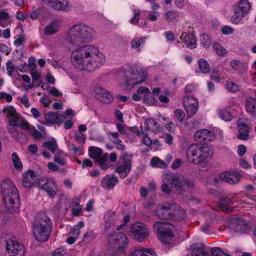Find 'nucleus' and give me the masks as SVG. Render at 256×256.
<instances>
[{"mask_svg":"<svg viewBox=\"0 0 256 256\" xmlns=\"http://www.w3.org/2000/svg\"><path fill=\"white\" fill-rule=\"evenodd\" d=\"M231 67L235 70L243 73L246 70L248 66L246 63L234 60L230 62Z\"/></svg>","mask_w":256,"mask_h":256,"instance_id":"c756f323","label":"nucleus"},{"mask_svg":"<svg viewBox=\"0 0 256 256\" xmlns=\"http://www.w3.org/2000/svg\"><path fill=\"white\" fill-rule=\"evenodd\" d=\"M18 99L25 107L28 108L30 106L29 100L26 94H24L22 97L18 98Z\"/></svg>","mask_w":256,"mask_h":256,"instance_id":"338daca9","label":"nucleus"},{"mask_svg":"<svg viewBox=\"0 0 256 256\" xmlns=\"http://www.w3.org/2000/svg\"><path fill=\"white\" fill-rule=\"evenodd\" d=\"M96 98L102 102L109 104L113 100L112 96L104 88L98 87L95 90Z\"/></svg>","mask_w":256,"mask_h":256,"instance_id":"aec40b11","label":"nucleus"},{"mask_svg":"<svg viewBox=\"0 0 256 256\" xmlns=\"http://www.w3.org/2000/svg\"><path fill=\"white\" fill-rule=\"evenodd\" d=\"M166 179L170 180L172 186V184H174L175 186L178 187V188L176 189V190H181V188H184L186 186L188 188H192L194 185L193 181L186 178H181L178 174L170 172L166 174Z\"/></svg>","mask_w":256,"mask_h":256,"instance_id":"1a4fd4ad","label":"nucleus"},{"mask_svg":"<svg viewBox=\"0 0 256 256\" xmlns=\"http://www.w3.org/2000/svg\"><path fill=\"white\" fill-rule=\"evenodd\" d=\"M238 128L240 131L244 130L245 132H249L250 128L244 122H240L238 124Z\"/></svg>","mask_w":256,"mask_h":256,"instance_id":"774afa93","label":"nucleus"},{"mask_svg":"<svg viewBox=\"0 0 256 256\" xmlns=\"http://www.w3.org/2000/svg\"><path fill=\"white\" fill-rule=\"evenodd\" d=\"M52 228V220L46 214L38 213L32 224V232L35 238L40 242L46 241L50 234Z\"/></svg>","mask_w":256,"mask_h":256,"instance_id":"7ed1b4c3","label":"nucleus"},{"mask_svg":"<svg viewBox=\"0 0 256 256\" xmlns=\"http://www.w3.org/2000/svg\"><path fill=\"white\" fill-rule=\"evenodd\" d=\"M183 103L187 116L191 117L197 112L198 104V101L190 96H186L184 98Z\"/></svg>","mask_w":256,"mask_h":256,"instance_id":"ddd939ff","label":"nucleus"},{"mask_svg":"<svg viewBox=\"0 0 256 256\" xmlns=\"http://www.w3.org/2000/svg\"><path fill=\"white\" fill-rule=\"evenodd\" d=\"M250 8V4L246 0H240L234 6V14L231 17V22L238 24L247 14Z\"/></svg>","mask_w":256,"mask_h":256,"instance_id":"0eeeda50","label":"nucleus"},{"mask_svg":"<svg viewBox=\"0 0 256 256\" xmlns=\"http://www.w3.org/2000/svg\"><path fill=\"white\" fill-rule=\"evenodd\" d=\"M38 186L40 190L46 192H55L56 190V182L53 179H40L38 183Z\"/></svg>","mask_w":256,"mask_h":256,"instance_id":"f3484780","label":"nucleus"},{"mask_svg":"<svg viewBox=\"0 0 256 256\" xmlns=\"http://www.w3.org/2000/svg\"><path fill=\"white\" fill-rule=\"evenodd\" d=\"M94 34V30L85 24H75L70 28L66 40L70 44L78 46L84 42H90Z\"/></svg>","mask_w":256,"mask_h":256,"instance_id":"f03ea898","label":"nucleus"},{"mask_svg":"<svg viewBox=\"0 0 256 256\" xmlns=\"http://www.w3.org/2000/svg\"><path fill=\"white\" fill-rule=\"evenodd\" d=\"M200 41L202 46L206 48L209 47L211 44V40L210 36L206 34L201 35Z\"/></svg>","mask_w":256,"mask_h":256,"instance_id":"c03bdc74","label":"nucleus"},{"mask_svg":"<svg viewBox=\"0 0 256 256\" xmlns=\"http://www.w3.org/2000/svg\"><path fill=\"white\" fill-rule=\"evenodd\" d=\"M122 74L125 80L126 86H134L141 84L145 80L146 76V71L142 67L134 66L128 70L122 71Z\"/></svg>","mask_w":256,"mask_h":256,"instance_id":"39448f33","label":"nucleus"},{"mask_svg":"<svg viewBox=\"0 0 256 256\" xmlns=\"http://www.w3.org/2000/svg\"><path fill=\"white\" fill-rule=\"evenodd\" d=\"M58 31V24L54 22H51L46 26L44 28V34L48 36L52 35Z\"/></svg>","mask_w":256,"mask_h":256,"instance_id":"4c0bfd02","label":"nucleus"},{"mask_svg":"<svg viewBox=\"0 0 256 256\" xmlns=\"http://www.w3.org/2000/svg\"><path fill=\"white\" fill-rule=\"evenodd\" d=\"M8 124L13 127L19 126L24 130H30L31 128L26 120L20 116H18L16 118L10 119L8 121Z\"/></svg>","mask_w":256,"mask_h":256,"instance_id":"4be33fe9","label":"nucleus"},{"mask_svg":"<svg viewBox=\"0 0 256 256\" xmlns=\"http://www.w3.org/2000/svg\"><path fill=\"white\" fill-rule=\"evenodd\" d=\"M2 112L6 114L8 118H16L18 116V114L16 110L12 106H4L2 110Z\"/></svg>","mask_w":256,"mask_h":256,"instance_id":"2f4dec72","label":"nucleus"},{"mask_svg":"<svg viewBox=\"0 0 256 256\" xmlns=\"http://www.w3.org/2000/svg\"><path fill=\"white\" fill-rule=\"evenodd\" d=\"M198 64L201 72L204 74H208L210 71V65L204 58H200L198 60Z\"/></svg>","mask_w":256,"mask_h":256,"instance_id":"c9c22d12","label":"nucleus"},{"mask_svg":"<svg viewBox=\"0 0 256 256\" xmlns=\"http://www.w3.org/2000/svg\"><path fill=\"white\" fill-rule=\"evenodd\" d=\"M192 256H208V253L204 251L202 248H194L192 251Z\"/></svg>","mask_w":256,"mask_h":256,"instance_id":"603ef678","label":"nucleus"},{"mask_svg":"<svg viewBox=\"0 0 256 256\" xmlns=\"http://www.w3.org/2000/svg\"><path fill=\"white\" fill-rule=\"evenodd\" d=\"M234 224L236 226L234 231L236 232H244L246 230V226L244 220H238Z\"/></svg>","mask_w":256,"mask_h":256,"instance_id":"37998d69","label":"nucleus"},{"mask_svg":"<svg viewBox=\"0 0 256 256\" xmlns=\"http://www.w3.org/2000/svg\"><path fill=\"white\" fill-rule=\"evenodd\" d=\"M133 12L134 13V17L131 18L130 22L132 24H136L138 23L139 20L140 10H139L134 9Z\"/></svg>","mask_w":256,"mask_h":256,"instance_id":"bf43d9fd","label":"nucleus"},{"mask_svg":"<svg viewBox=\"0 0 256 256\" xmlns=\"http://www.w3.org/2000/svg\"><path fill=\"white\" fill-rule=\"evenodd\" d=\"M54 155V160L55 162L62 166H63L66 164V160L64 158L66 156L62 150L56 152Z\"/></svg>","mask_w":256,"mask_h":256,"instance_id":"e433bc0d","label":"nucleus"},{"mask_svg":"<svg viewBox=\"0 0 256 256\" xmlns=\"http://www.w3.org/2000/svg\"><path fill=\"white\" fill-rule=\"evenodd\" d=\"M22 176L23 185L27 188L33 186L37 180L36 174L32 170H28L26 172L23 174Z\"/></svg>","mask_w":256,"mask_h":256,"instance_id":"412c9836","label":"nucleus"},{"mask_svg":"<svg viewBox=\"0 0 256 256\" xmlns=\"http://www.w3.org/2000/svg\"><path fill=\"white\" fill-rule=\"evenodd\" d=\"M130 232L134 239L139 242H142L149 236V229L144 224L138 222L132 224Z\"/></svg>","mask_w":256,"mask_h":256,"instance_id":"6e6552de","label":"nucleus"},{"mask_svg":"<svg viewBox=\"0 0 256 256\" xmlns=\"http://www.w3.org/2000/svg\"><path fill=\"white\" fill-rule=\"evenodd\" d=\"M88 152L92 158L96 159L101 156L102 150L100 148L92 146L89 148Z\"/></svg>","mask_w":256,"mask_h":256,"instance_id":"58836bf2","label":"nucleus"},{"mask_svg":"<svg viewBox=\"0 0 256 256\" xmlns=\"http://www.w3.org/2000/svg\"><path fill=\"white\" fill-rule=\"evenodd\" d=\"M143 100L144 103L152 105L154 103V98L150 94H148L143 96Z\"/></svg>","mask_w":256,"mask_h":256,"instance_id":"052dcab7","label":"nucleus"},{"mask_svg":"<svg viewBox=\"0 0 256 256\" xmlns=\"http://www.w3.org/2000/svg\"><path fill=\"white\" fill-rule=\"evenodd\" d=\"M226 87L229 92H236L240 90V86L234 82H228Z\"/></svg>","mask_w":256,"mask_h":256,"instance_id":"de8ad7c7","label":"nucleus"},{"mask_svg":"<svg viewBox=\"0 0 256 256\" xmlns=\"http://www.w3.org/2000/svg\"><path fill=\"white\" fill-rule=\"evenodd\" d=\"M174 226L168 222H156L153 226L154 230L158 234V239L164 243H170L174 238L172 231Z\"/></svg>","mask_w":256,"mask_h":256,"instance_id":"423d86ee","label":"nucleus"},{"mask_svg":"<svg viewBox=\"0 0 256 256\" xmlns=\"http://www.w3.org/2000/svg\"><path fill=\"white\" fill-rule=\"evenodd\" d=\"M12 157L14 168L19 171H21L22 169V164L18 154L16 152H13Z\"/></svg>","mask_w":256,"mask_h":256,"instance_id":"a19ab883","label":"nucleus"},{"mask_svg":"<svg viewBox=\"0 0 256 256\" xmlns=\"http://www.w3.org/2000/svg\"><path fill=\"white\" fill-rule=\"evenodd\" d=\"M174 116L179 122H182L184 118L185 114L182 110L177 109L174 111Z\"/></svg>","mask_w":256,"mask_h":256,"instance_id":"13d9d810","label":"nucleus"},{"mask_svg":"<svg viewBox=\"0 0 256 256\" xmlns=\"http://www.w3.org/2000/svg\"><path fill=\"white\" fill-rule=\"evenodd\" d=\"M218 114L220 117L225 121H230L232 119L230 113L226 110H220Z\"/></svg>","mask_w":256,"mask_h":256,"instance_id":"09e8293b","label":"nucleus"},{"mask_svg":"<svg viewBox=\"0 0 256 256\" xmlns=\"http://www.w3.org/2000/svg\"><path fill=\"white\" fill-rule=\"evenodd\" d=\"M210 251L213 256H230L222 252L219 248H213Z\"/></svg>","mask_w":256,"mask_h":256,"instance_id":"4d7b16f0","label":"nucleus"},{"mask_svg":"<svg viewBox=\"0 0 256 256\" xmlns=\"http://www.w3.org/2000/svg\"><path fill=\"white\" fill-rule=\"evenodd\" d=\"M174 208H172V219L182 220L186 217L185 210L180 206L173 204Z\"/></svg>","mask_w":256,"mask_h":256,"instance_id":"bb28decb","label":"nucleus"},{"mask_svg":"<svg viewBox=\"0 0 256 256\" xmlns=\"http://www.w3.org/2000/svg\"><path fill=\"white\" fill-rule=\"evenodd\" d=\"M136 92L140 95H142V97L144 96H146L148 94H150V90L149 89L143 86L140 87Z\"/></svg>","mask_w":256,"mask_h":256,"instance_id":"69168bd1","label":"nucleus"},{"mask_svg":"<svg viewBox=\"0 0 256 256\" xmlns=\"http://www.w3.org/2000/svg\"><path fill=\"white\" fill-rule=\"evenodd\" d=\"M0 189L2 192H18L14 184L10 179H6L1 182Z\"/></svg>","mask_w":256,"mask_h":256,"instance_id":"393cba45","label":"nucleus"},{"mask_svg":"<svg viewBox=\"0 0 256 256\" xmlns=\"http://www.w3.org/2000/svg\"><path fill=\"white\" fill-rule=\"evenodd\" d=\"M173 208V204L160 205L156 210L155 214L159 219L172 220V210Z\"/></svg>","mask_w":256,"mask_h":256,"instance_id":"4468645a","label":"nucleus"},{"mask_svg":"<svg viewBox=\"0 0 256 256\" xmlns=\"http://www.w3.org/2000/svg\"><path fill=\"white\" fill-rule=\"evenodd\" d=\"M110 139L114 144L118 142H122V140L119 138V134L117 132H110L108 134Z\"/></svg>","mask_w":256,"mask_h":256,"instance_id":"6e6d98bb","label":"nucleus"},{"mask_svg":"<svg viewBox=\"0 0 256 256\" xmlns=\"http://www.w3.org/2000/svg\"><path fill=\"white\" fill-rule=\"evenodd\" d=\"M194 138L198 142L207 143L213 141L216 138V136L212 131L202 129L195 133Z\"/></svg>","mask_w":256,"mask_h":256,"instance_id":"2eb2a0df","label":"nucleus"},{"mask_svg":"<svg viewBox=\"0 0 256 256\" xmlns=\"http://www.w3.org/2000/svg\"><path fill=\"white\" fill-rule=\"evenodd\" d=\"M184 42L186 44L187 47L190 49L195 48L196 46V36L192 33H188L186 34Z\"/></svg>","mask_w":256,"mask_h":256,"instance_id":"c85d7f7f","label":"nucleus"},{"mask_svg":"<svg viewBox=\"0 0 256 256\" xmlns=\"http://www.w3.org/2000/svg\"><path fill=\"white\" fill-rule=\"evenodd\" d=\"M75 138L76 141L82 144L84 142V134L80 132H78L75 134Z\"/></svg>","mask_w":256,"mask_h":256,"instance_id":"0e129e2a","label":"nucleus"},{"mask_svg":"<svg viewBox=\"0 0 256 256\" xmlns=\"http://www.w3.org/2000/svg\"><path fill=\"white\" fill-rule=\"evenodd\" d=\"M145 39H146L145 38H140V39H138V38L134 39L132 41L131 47L132 48H138V50L140 51L139 47L142 44H144Z\"/></svg>","mask_w":256,"mask_h":256,"instance_id":"5fc2aeb1","label":"nucleus"},{"mask_svg":"<svg viewBox=\"0 0 256 256\" xmlns=\"http://www.w3.org/2000/svg\"><path fill=\"white\" fill-rule=\"evenodd\" d=\"M132 156L126 152H123L120 158V164L116 168V172L122 178H125L130 172L132 166Z\"/></svg>","mask_w":256,"mask_h":256,"instance_id":"9d476101","label":"nucleus"},{"mask_svg":"<svg viewBox=\"0 0 256 256\" xmlns=\"http://www.w3.org/2000/svg\"><path fill=\"white\" fill-rule=\"evenodd\" d=\"M210 78L215 82H220V75L218 73V70L214 68L211 71Z\"/></svg>","mask_w":256,"mask_h":256,"instance_id":"680f3d73","label":"nucleus"},{"mask_svg":"<svg viewBox=\"0 0 256 256\" xmlns=\"http://www.w3.org/2000/svg\"><path fill=\"white\" fill-rule=\"evenodd\" d=\"M42 146L46 148L50 151L53 154H56V152L60 151L58 148V144L54 138L52 140H48L42 144Z\"/></svg>","mask_w":256,"mask_h":256,"instance_id":"cd10ccee","label":"nucleus"},{"mask_svg":"<svg viewBox=\"0 0 256 256\" xmlns=\"http://www.w3.org/2000/svg\"><path fill=\"white\" fill-rule=\"evenodd\" d=\"M104 218L105 220V230H108L109 229L114 227L118 221V218L111 212H108L105 214Z\"/></svg>","mask_w":256,"mask_h":256,"instance_id":"b1692460","label":"nucleus"},{"mask_svg":"<svg viewBox=\"0 0 256 256\" xmlns=\"http://www.w3.org/2000/svg\"><path fill=\"white\" fill-rule=\"evenodd\" d=\"M246 109L248 112L252 113L256 111V99L250 97L247 98L246 102Z\"/></svg>","mask_w":256,"mask_h":256,"instance_id":"f704fd0d","label":"nucleus"},{"mask_svg":"<svg viewBox=\"0 0 256 256\" xmlns=\"http://www.w3.org/2000/svg\"><path fill=\"white\" fill-rule=\"evenodd\" d=\"M66 254V250L64 248H56L53 253V256H64Z\"/></svg>","mask_w":256,"mask_h":256,"instance_id":"e2e57ef3","label":"nucleus"},{"mask_svg":"<svg viewBox=\"0 0 256 256\" xmlns=\"http://www.w3.org/2000/svg\"><path fill=\"white\" fill-rule=\"evenodd\" d=\"M74 65L81 70L93 71L105 62L104 56L99 52L97 46L85 45L77 48L72 54Z\"/></svg>","mask_w":256,"mask_h":256,"instance_id":"f257e3e1","label":"nucleus"},{"mask_svg":"<svg viewBox=\"0 0 256 256\" xmlns=\"http://www.w3.org/2000/svg\"><path fill=\"white\" fill-rule=\"evenodd\" d=\"M213 48L218 56H223L226 53V49L218 43L214 44Z\"/></svg>","mask_w":256,"mask_h":256,"instance_id":"3c124183","label":"nucleus"},{"mask_svg":"<svg viewBox=\"0 0 256 256\" xmlns=\"http://www.w3.org/2000/svg\"><path fill=\"white\" fill-rule=\"evenodd\" d=\"M144 124L148 130L152 132H157L160 129L159 124L152 118L146 119Z\"/></svg>","mask_w":256,"mask_h":256,"instance_id":"7c9ffc66","label":"nucleus"},{"mask_svg":"<svg viewBox=\"0 0 256 256\" xmlns=\"http://www.w3.org/2000/svg\"><path fill=\"white\" fill-rule=\"evenodd\" d=\"M3 197L5 204L8 206L14 208L19 204L18 193H5Z\"/></svg>","mask_w":256,"mask_h":256,"instance_id":"5701e85b","label":"nucleus"},{"mask_svg":"<svg viewBox=\"0 0 256 256\" xmlns=\"http://www.w3.org/2000/svg\"><path fill=\"white\" fill-rule=\"evenodd\" d=\"M6 251L10 256H23L24 252L23 246L12 240H5Z\"/></svg>","mask_w":256,"mask_h":256,"instance_id":"f8f14e48","label":"nucleus"},{"mask_svg":"<svg viewBox=\"0 0 256 256\" xmlns=\"http://www.w3.org/2000/svg\"><path fill=\"white\" fill-rule=\"evenodd\" d=\"M164 180L168 182V184L166 182H164L162 186H161V190L162 191V192H170V189L172 188H178L177 186H175L174 184H172V186L170 180H168L166 179V176L164 177Z\"/></svg>","mask_w":256,"mask_h":256,"instance_id":"8fccbe9b","label":"nucleus"},{"mask_svg":"<svg viewBox=\"0 0 256 256\" xmlns=\"http://www.w3.org/2000/svg\"><path fill=\"white\" fill-rule=\"evenodd\" d=\"M46 6L60 11H68L71 8L67 0H48Z\"/></svg>","mask_w":256,"mask_h":256,"instance_id":"dca6fc26","label":"nucleus"},{"mask_svg":"<svg viewBox=\"0 0 256 256\" xmlns=\"http://www.w3.org/2000/svg\"><path fill=\"white\" fill-rule=\"evenodd\" d=\"M240 178V174L236 171L223 172L220 175V180L231 184H238Z\"/></svg>","mask_w":256,"mask_h":256,"instance_id":"a211bd4d","label":"nucleus"},{"mask_svg":"<svg viewBox=\"0 0 256 256\" xmlns=\"http://www.w3.org/2000/svg\"><path fill=\"white\" fill-rule=\"evenodd\" d=\"M150 164L152 167H157L160 168H165L168 166L166 164L158 157L153 158L151 160Z\"/></svg>","mask_w":256,"mask_h":256,"instance_id":"ea45409f","label":"nucleus"},{"mask_svg":"<svg viewBox=\"0 0 256 256\" xmlns=\"http://www.w3.org/2000/svg\"><path fill=\"white\" fill-rule=\"evenodd\" d=\"M110 242L111 246L118 249L126 248L128 244L126 234L122 232H112L110 234Z\"/></svg>","mask_w":256,"mask_h":256,"instance_id":"9b49d317","label":"nucleus"},{"mask_svg":"<svg viewBox=\"0 0 256 256\" xmlns=\"http://www.w3.org/2000/svg\"><path fill=\"white\" fill-rule=\"evenodd\" d=\"M212 154L208 146H200L196 144L190 146L186 151V155L190 162L194 164H200L204 162Z\"/></svg>","mask_w":256,"mask_h":256,"instance_id":"20e7f679","label":"nucleus"},{"mask_svg":"<svg viewBox=\"0 0 256 256\" xmlns=\"http://www.w3.org/2000/svg\"><path fill=\"white\" fill-rule=\"evenodd\" d=\"M118 178L116 176H106L104 177L101 182V185L102 187L106 188H110L113 187L118 183Z\"/></svg>","mask_w":256,"mask_h":256,"instance_id":"a878e982","label":"nucleus"},{"mask_svg":"<svg viewBox=\"0 0 256 256\" xmlns=\"http://www.w3.org/2000/svg\"><path fill=\"white\" fill-rule=\"evenodd\" d=\"M165 16L168 22H172L179 16V14L177 11L170 10L166 12Z\"/></svg>","mask_w":256,"mask_h":256,"instance_id":"49530a36","label":"nucleus"},{"mask_svg":"<svg viewBox=\"0 0 256 256\" xmlns=\"http://www.w3.org/2000/svg\"><path fill=\"white\" fill-rule=\"evenodd\" d=\"M130 256H156V254L152 250L141 248L136 250Z\"/></svg>","mask_w":256,"mask_h":256,"instance_id":"473e14b6","label":"nucleus"},{"mask_svg":"<svg viewBox=\"0 0 256 256\" xmlns=\"http://www.w3.org/2000/svg\"><path fill=\"white\" fill-rule=\"evenodd\" d=\"M64 118L62 114L54 112H48L44 114V118L46 121L44 124L48 126V124H50L60 125L64 122Z\"/></svg>","mask_w":256,"mask_h":256,"instance_id":"6ab92c4d","label":"nucleus"},{"mask_svg":"<svg viewBox=\"0 0 256 256\" xmlns=\"http://www.w3.org/2000/svg\"><path fill=\"white\" fill-rule=\"evenodd\" d=\"M12 138L21 144L26 142L25 136L22 132L19 133L17 132H16L12 134Z\"/></svg>","mask_w":256,"mask_h":256,"instance_id":"864d4df0","label":"nucleus"},{"mask_svg":"<svg viewBox=\"0 0 256 256\" xmlns=\"http://www.w3.org/2000/svg\"><path fill=\"white\" fill-rule=\"evenodd\" d=\"M30 74L32 78V83L35 84L36 87L41 86L42 88L43 86L42 85V75L36 70H32L30 72Z\"/></svg>","mask_w":256,"mask_h":256,"instance_id":"72a5a7b5","label":"nucleus"},{"mask_svg":"<svg viewBox=\"0 0 256 256\" xmlns=\"http://www.w3.org/2000/svg\"><path fill=\"white\" fill-rule=\"evenodd\" d=\"M152 194V193H141L142 196L144 199L147 197H149L150 198V202H147L145 204V206L146 208H149L154 204L155 198L154 195Z\"/></svg>","mask_w":256,"mask_h":256,"instance_id":"a18cd8bd","label":"nucleus"},{"mask_svg":"<svg viewBox=\"0 0 256 256\" xmlns=\"http://www.w3.org/2000/svg\"><path fill=\"white\" fill-rule=\"evenodd\" d=\"M108 156V154H105L100 157V156L98 158H96L102 170H106L109 167L108 164H106Z\"/></svg>","mask_w":256,"mask_h":256,"instance_id":"79ce46f5","label":"nucleus"}]
</instances>
